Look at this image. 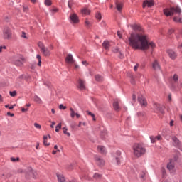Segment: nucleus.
Here are the masks:
<instances>
[{
    "mask_svg": "<svg viewBox=\"0 0 182 182\" xmlns=\"http://www.w3.org/2000/svg\"><path fill=\"white\" fill-rule=\"evenodd\" d=\"M82 64L85 65V66H87V61H82Z\"/></svg>",
    "mask_w": 182,
    "mask_h": 182,
    "instance_id": "56",
    "label": "nucleus"
},
{
    "mask_svg": "<svg viewBox=\"0 0 182 182\" xmlns=\"http://www.w3.org/2000/svg\"><path fill=\"white\" fill-rule=\"evenodd\" d=\"M154 5V2L153 0L150 1H144L143 3V8H146V6H148L149 8H151Z\"/></svg>",
    "mask_w": 182,
    "mask_h": 182,
    "instance_id": "15",
    "label": "nucleus"
},
{
    "mask_svg": "<svg viewBox=\"0 0 182 182\" xmlns=\"http://www.w3.org/2000/svg\"><path fill=\"white\" fill-rule=\"evenodd\" d=\"M70 112L72 119H74L75 116H76L77 119H79V117H80V114H79V113L75 112V110H73V108H70Z\"/></svg>",
    "mask_w": 182,
    "mask_h": 182,
    "instance_id": "19",
    "label": "nucleus"
},
{
    "mask_svg": "<svg viewBox=\"0 0 182 182\" xmlns=\"http://www.w3.org/2000/svg\"><path fill=\"white\" fill-rule=\"evenodd\" d=\"M95 80H97V82H102V80H103V77L99 75H95Z\"/></svg>",
    "mask_w": 182,
    "mask_h": 182,
    "instance_id": "31",
    "label": "nucleus"
},
{
    "mask_svg": "<svg viewBox=\"0 0 182 182\" xmlns=\"http://www.w3.org/2000/svg\"><path fill=\"white\" fill-rule=\"evenodd\" d=\"M34 127H36V129H38L39 130H41V124H39L38 123H35Z\"/></svg>",
    "mask_w": 182,
    "mask_h": 182,
    "instance_id": "45",
    "label": "nucleus"
},
{
    "mask_svg": "<svg viewBox=\"0 0 182 182\" xmlns=\"http://www.w3.org/2000/svg\"><path fill=\"white\" fill-rule=\"evenodd\" d=\"M129 45L132 49H141V50H147L149 48L154 49L156 44L153 42L149 43L147 36L140 33H132L129 38Z\"/></svg>",
    "mask_w": 182,
    "mask_h": 182,
    "instance_id": "1",
    "label": "nucleus"
},
{
    "mask_svg": "<svg viewBox=\"0 0 182 182\" xmlns=\"http://www.w3.org/2000/svg\"><path fill=\"white\" fill-rule=\"evenodd\" d=\"M63 132L64 134H66L68 137L70 136V133L68 132V128H63Z\"/></svg>",
    "mask_w": 182,
    "mask_h": 182,
    "instance_id": "33",
    "label": "nucleus"
},
{
    "mask_svg": "<svg viewBox=\"0 0 182 182\" xmlns=\"http://www.w3.org/2000/svg\"><path fill=\"white\" fill-rule=\"evenodd\" d=\"M113 52H114V53H117L119 52V49L115 48V49L113 50Z\"/></svg>",
    "mask_w": 182,
    "mask_h": 182,
    "instance_id": "60",
    "label": "nucleus"
},
{
    "mask_svg": "<svg viewBox=\"0 0 182 182\" xmlns=\"http://www.w3.org/2000/svg\"><path fill=\"white\" fill-rule=\"evenodd\" d=\"M21 38H23L24 39H28V36H26V33L23 31L21 33Z\"/></svg>",
    "mask_w": 182,
    "mask_h": 182,
    "instance_id": "44",
    "label": "nucleus"
},
{
    "mask_svg": "<svg viewBox=\"0 0 182 182\" xmlns=\"http://www.w3.org/2000/svg\"><path fill=\"white\" fill-rule=\"evenodd\" d=\"M57 178L58 180V182H65L66 179L65 178V176L62 173H57Z\"/></svg>",
    "mask_w": 182,
    "mask_h": 182,
    "instance_id": "21",
    "label": "nucleus"
},
{
    "mask_svg": "<svg viewBox=\"0 0 182 182\" xmlns=\"http://www.w3.org/2000/svg\"><path fill=\"white\" fill-rule=\"evenodd\" d=\"M15 65H16V66H22L23 63L21 60H18V61H16Z\"/></svg>",
    "mask_w": 182,
    "mask_h": 182,
    "instance_id": "41",
    "label": "nucleus"
},
{
    "mask_svg": "<svg viewBox=\"0 0 182 182\" xmlns=\"http://www.w3.org/2000/svg\"><path fill=\"white\" fill-rule=\"evenodd\" d=\"M94 178H100V177H102V175L99 174V173H95L93 176Z\"/></svg>",
    "mask_w": 182,
    "mask_h": 182,
    "instance_id": "47",
    "label": "nucleus"
},
{
    "mask_svg": "<svg viewBox=\"0 0 182 182\" xmlns=\"http://www.w3.org/2000/svg\"><path fill=\"white\" fill-rule=\"evenodd\" d=\"M36 150H39V142H37V145L36 146Z\"/></svg>",
    "mask_w": 182,
    "mask_h": 182,
    "instance_id": "61",
    "label": "nucleus"
},
{
    "mask_svg": "<svg viewBox=\"0 0 182 182\" xmlns=\"http://www.w3.org/2000/svg\"><path fill=\"white\" fill-rule=\"evenodd\" d=\"M154 107L157 110V112H161L163 113V111L161 110V106L159 104H154Z\"/></svg>",
    "mask_w": 182,
    "mask_h": 182,
    "instance_id": "27",
    "label": "nucleus"
},
{
    "mask_svg": "<svg viewBox=\"0 0 182 182\" xmlns=\"http://www.w3.org/2000/svg\"><path fill=\"white\" fill-rule=\"evenodd\" d=\"M14 106H16V105H12V106H11V107H9V105H5V107H6V109H8V107H9V109L10 110H12V109H14Z\"/></svg>",
    "mask_w": 182,
    "mask_h": 182,
    "instance_id": "48",
    "label": "nucleus"
},
{
    "mask_svg": "<svg viewBox=\"0 0 182 182\" xmlns=\"http://www.w3.org/2000/svg\"><path fill=\"white\" fill-rule=\"evenodd\" d=\"M50 5H52V1L46 0V6H50Z\"/></svg>",
    "mask_w": 182,
    "mask_h": 182,
    "instance_id": "49",
    "label": "nucleus"
},
{
    "mask_svg": "<svg viewBox=\"0 0 182 182\" xmlns=\"http://www.w3.org/2000/svg\"><path fill=\"white\" fill-rule=\"evenodd\" d=\"M55 124H56V123H55V122H53L52 123L50 127H51L52 129H53V127L55 126Z\"/></svg>",
    "mask_w": 182,
    "mask_h": 182,
    "instance_id": "64",
    "label": "nucleus"
},
{
    "mask_svg": "<svg viewBox=\"0 0 182 182\" xmlns=\"http://www.w3.org/2000/svg\"><path fill=\"white\" fill-rule=\"evenodd\" d=\"M138 102L140 103L141 106H144V107H146V106H147V101L146 100V98H144V97L143 96L138 97Z\"/></svg>",
    "mask_w": 182,
    "mask_h": 182,
    "instance_id": "10",
    "label": "nucleus"
},
{
    "mask_svg": "<svg viewBox=\"0 0 182 182\" xmlns=\"http://www.w3.org/2000/svg\"><path fill=\"white\" fill-rule=\"evenodd\" d=\"M7 116H11V117H14V114H11V112H7Z\"/></svg>",
    "mask_w": 182,
    "mask_h": 182,
    "instance_id": "58",
    "label": "nucleus"
},
{
    "mask_svg": "<svg viewBox=\"0 0 182 182\" xmlns=\"http://www.w3.org/2000/svg\"><path fill=\"white\" fill-rule=\"evenodd\" d=\"M113 107L117 112H119V110H120V107H119V100H114Z\"/></svg>",
    "mask_w": 182,
    "mask_h": 182,
    "instance_id": "20",
    "label": "nucleus"
},
{
    "mask_svg": "<svg viewBox=\"0 0 182 182\" xmlns=\"http://www.w3.org/2000/svg\"><path fill=\"white\" fill-rule=\"evenodd\" d=\"M152 68L154 70H160V64H159V61H157V60H154Z\"/></svg>",
    "mask_w": 182,
    "mask_h": 182,
    "instance_id": "18",
    "label": "nucleus"
},
{
    "mask_svg": "<svg viewBox=\"0 0 182 182\" xmlns=\"http://www.w3.org/2000/svg\"><path fill=\"white\" fill-rule=\"evenodd\" d=\"M173 21H174L175 22H181V23H182V18H178V17H174V18H173Z\"/></svg>",
    "mask_w": 182,
    "mask_h": 182,
    "instance_id": "37",
    "label": "nucleus"
},
{
    "mask_svg": "<svg viewBox=\"0 0 182 182\" xmlns=\"http://www.w3.org/2000/svg\"><path fill=\"white\" fill-rule=\"evenodd\" d=\"M43 144L44 146H46V135L43 136Z\"/></svg>",
    "mask_w": 182,
    "mask_h": 182,
    "instance_id": "51",
    "label": "nucleus"
},
{
    "mask_svg": "<svg viewBox=\"0 0 182 182\" xmlns=\"http://www.w3.org/2000/svg\"><path fill=\"white\" fill-rule=\"evenodd\" d=\"M138 68H139V67H138L137 65H135V66L134 67V70L135 72H136Z\"/></svg>",
    "mask_w": 182,
    "mask_h": 182,
    "instance_id": "63",
    "label": "nucleus"
},
{
    "mask_svg": "<svg viewBox=\"0 0 182 182\" xmlns=\"http://www.w3.org/2000/svg\"><path fill=\"white\" fill-rule=\"evenodd\" d=\"M87 114H89V116H91L92 117V120L96 121V118L95 117V114L89 112V111H87Z\"/></svg>",
    "mask_w": 182,
    "mask_h": 182,
    "instance_id": "35",
    "label": "nucleus"
},
{
    "mask_svg": "<svg viewBox=\"0 0 182 182\" xmlns=\"http://www.w3.org/2000/svg\"><path fill=\"white\" fill-rule=\"evenodd\" d=\"M38 47L40 48L41 52H42L44 55H46V50H45V46H43V43H41V42L38 43Z\"/></svg>",
    "mask_w": 182,
    "mask_h": 182,
    "instance_id": "25",
    "label": "nucleus"
},
{
    "mask_svg": "<svg viewBox=\"0 0 182 182\" xmlns=\"http://www.w3.org/2000/svg\"><path fill=\"white\" fill-rule=\"evenodd\" d=\"M10 96H11L12 97H15V96H16V91H10Z\"/></svg>",
    "mask_w": 182,
    "mask_h": 182,
    "instance_id": "38",
    "label": "nucleus"
},
{
    "mask_svg": "<svg viewBox=\"0 0 182 182\" xmlns=\"http://www.w3.org/2000/svg\"><path fill=\"white\" fill-rule=\"evenodd\" d=\"M85 82L82 79L78 80V86L77 87L80 89V90H85L86 89Z\"/></svg>",
    "mask_w": 182,
    "mask_h": 182,
    "instance_id": "13",
    "label": "nucleus"
},
{
    "mask_svg": "<svg viewBox=\"0 0 182 182\" xmlns=\"http://www.w3.org/2000/svg\"><path fill=\"white\" fill-rule=\"evenodd\" d=\"M116 8L119 12H122V9H123V3L116 2L115 3Z\"/></svg>",
    "mask_w": 182,
    "mask_h": 182,
    "instance_id": "22",
    "label": "nucleus"
},
{
    "mask_svg": "<svg viewBox=\"0 0 182 182\" xmlns=\"http://www.w3.org/2000/svg\"><path fill=\"white\" fill-rule=\"evenodd\" d=\"M19 173H25L26 176H31V174H33V169H32L31 167L27 168L26 171H23L22 169L18 170Z\"/></svg>",
    "mask_w": 182,
    "mask_h": 182,
    "instance_id": "11",
    "label": "nucleus"
},
{
    "mask_svg": "<svg viewBox=\"0 0 182 182\" xmlns=\"http://www.w3.org/2000/svg\"><path fill=\"white\" fill-rule=\"evenodd\" d=\"M60 129H62V123H59L56 127H55V132H57V133L59 132V130H60Z\"/></svg>",
    "mask_w": 182,
    "mask_h": 182,
    "instance_id": "32",
    "label": "nucleus"
},
{
    "mask_svg": "<svg viewBox=\"0 0 182 182\" xmlns=\"http://www.w3.org/2000/svg\"><path fill=\"white\" fill-rule=\"evenodd\" d=\"M97 150L98 153H100L101 154H106L107 151H106V147L105 146H97Z\"/></svg>",
    "mask_w": 182,
    "mask_h": 182,
    "instance_id": "14",
    "label": "nucleus"
},
{
    "mask_svg": "<svg viewBox=\"0 0 182 182\" xmlns=\"http://www.w3.org/2000/svg\"><path fill=\"white\" fill-rule=\"evenodd\" d=\"M173 32H174V29L171 28L168 31V35H171V33H173Z\"/></svg>",
    "mask_w": 182,
    "mask_h": 182,
    "instance_id": "53",
    "label": "nucleus"
},
{
    "mask_svg": "<svg viewBox=\"0 0 182 182\" xmlns=\"http://www.w3.org/2000/svg\"><path fill=\"white\" fill-rule=\"evenodd\" d=\"M95 161H96L97 164L100 166H105V160L100 158V156L95 155Z\"/></svg>",
    "mask_w": 182,
    "mask_h": 182,
    "instance_id": "9",
    "label": "nucleus"
},
{
    "mask_svg": "<svg viewBox=\"0 0 182 182\" xmlns=\"http://www.w3.org/2000/svg\"><path fill=\"white\" fill-rule=\"evenodd\" d=\"M176 164L174 163V160L171 159L170 162L167 164V168L171 171V173H174Z\"/></svg>",
    "mask_w": 182,
    "mask_h": 182,
    "instance_id": "8",
    "label": "nucleus"
},
{
    "mask_svg": "<svg viewBox=\"0 0 182 182\" xmlns=\"http://www.w3.org/2000/svg\"><path fill=\"white\" fill-rule=\"evenodd\" d=\"M174 125V121L171 120L170 122V126H173Z\"/></svg>",
    "mask_w": 182,
    "mask_h": 182,
    "instance_id": "62",
    "label": "nucleus"
},
{
    "mask_svg": "<svg viewBox=\"0 0 182 182\" xmlns=\"http://www.w3.org/2000/svg\"><path fill=\"white\" fill-rule=\"evenodd\" d=\"M117 36H119V38H122V33H120V31H117Z\"/></svg>",
    "mask_w": 182,
    "mask_h": 182,
    "instance_id": "59",
    "label": "nucleus"
},
{
    "mask_svg": "<svg viewBox=\"0 0 182 182\" xmlns=\"http://www.w3.org/2000/svg\"><path fill=\"white\" fill-rule=\"evenodd\" d=\"M107 136V134H106V133H102V134H101L102 139H106V136Z\"/></svg>",
    "mask_w": 182,
    "mask_h": 182,
    "instance_id": "54",
    "label": "nucleus"
},
{
    "mask_svg": "<svg viewBox=\"0 0 182 182\" xmlns=\"http://www.w3.org/2000/svg\"><path fill=\"white\" fill-rule=\"evenodd\" d=\"M67 63L73 64L75 63V60H73V56L72 54H68L65 58Z\"/></svg>",
    "mask_w": 182,
    "mask_h": 182,
    "instance_id": "16",
    "label": "nucleus"
},
{
    "mask_svg": "<svg viewBox=\"0 0 182 182\" xmlns=\"http://www.w3.org/2000/svg\"><path fill=\"white\" fill-rule=\"evenodd\" d=\"M36 58H37L38 60V66H41V65H42V61H41L42 57H41V55H40L39 54H38V55H36Z\"/></svg>",
    "mask_w": 182,
    "mask_h": 182,
    "instance_id": "30",
    "label": "nucleus"
},
{
    "mask_svg": "<svg viewBox=\"0 0 182 182\" xmlns=\"http://www.w3.org/2000/svg\"><path fill=\"white\" fill-rule=\"evenodd\" d=\"M34 102H36V103H38V105L42 104V100H41V98H39V97L37 95L34 96Z\"/></svg>",
    "mask_w": 182,
    "mask_h": 182,
    "instance_id": "29",
    "label": "nucleus"
},
{
    "mask_svg": "<svg viewBox=\"0 0 182 182\" xmlns=\"http://www.w3.org/2000/svg\"><path fill=\"white\" fill-rule=\"evenodd\" d=\"M134 156L136 157H141L146 153V148L140 144H135L133 146Z\"/></svg>",
    "mask_w": 182,
    "mask_h": 182,
    "instance_id": "2",
    "label": "nucleus"
},
{
    "mask_svg": "<svg viewBox=\"0 0 182 182\" xmlns=\"http://www.w3.org/2000/svg\"><path fill=\"white\" fill-rule=\"evenodd\" d=\"M116 156H114V159H113V162L116 163V164L119 165L120 164L121 161H122V152H120V151H117L116 153Z\"/></svg>",
    "mask_w": 182,
    "mask_h": 182,
    "instance_id": "6",
    "label": "nucleus"
},
{
    "mask_svg": "<svg viewBox=\"0 0 182 182\" xmlns=\"http://www.w3.org/2000/svg\"><path fill=\"white\" fill-rule=\"evenodd\" d=\"M10 160L11 161H13V163H15L16 161H19V157H17V158L11 157Z\"/></svg>",
    "mask_w": 182,
    "mask_h": 182,
    "instance_id": "36",
    "label": "nucleus"
},
{
    "mask_svg": "<svg viewBox=\"0 0 182 182\" xmlns=\"http://www.w3.org/2000/svg\"><path fill=\"white\" fill-rule=\"evenodd\" d=\"M81 14H82V15H90V10L87 8H84L81 10Z\"/></svg>",
    "mask_w": 182,
    "mask_h": 182,
    "instance_id": "24",
    "label": "nucleus"
},
{
    "mask_svg": "<svg viewBox=\"0 0 182 182\" xmlns=\"http://www.w3.org/2000/svg\"><path fill=\"white\" fill-rule=\"evenodd\" d=\"M140 177L141 178L144 179V178L146 177V171L141 172Z\"/></svg>",
    "mask_w": 182,
    "mask_h": 182,
    "instance_id": "40",
    "label": "nucleus"
},
{
    "mask_svg": "<svg viewBox=\"0 0 182 182\" xmlns=\"http://www.w3.org/2000/svg\"><path fill=\"white\" fill-rule=\"evenodd\" d=\"M21 112H28V109H25L24 107H22Z\"/></svg>",
    "mask_w": 182,
    "mask_h": 182,
    "instance_id": "57",
    "label": "nucleus"
},
{
    "mask_svg": "<svg viewBox=\"0 0 182 182\" xmlns=\"http://www.w3.org/2000/svg\"><path fill=\"white\" fill-rule=\"evenodd\" d=\"M85 25L86 26H90V22L89 21L88 19L85 20Z\"/></svg>",
    "mask_w": 182,
    "mask_h": 182,
    "instance_id": "50",
    "label": "nucleus"
},
{
    "mask_svg": "<svg viewBox=\"0 0 182 182\" xmlns=\"http://www.w3.org/2000/svg\"><path fill=\"white\" fill-rule=\"evenodd\" d=\"M155 138L156 139V140H161L163 139L161 135H158L155 136Z\"/></svg>",
    "mask_w": 182,
    "mask_h": 182,
    "instance_id": "52",
    "label": "nucleus"
},
{
    "mask_svg": "<svg viewBox=\"0 0 182 182\" xmlns=\"http://www.w3.org/2000/svg\"><path fill=\"white\" fill-rule=\"evenodd\" d=\"M70 22L72 25H76L79 22V16L75 13H73L70 15Z\"/></svg>",
    "mask_w": 182,
    "mask_h": 182,
    "instance_id": "5",
    "label": "nucleus"
},
{
    "mask_svg": "<svg viewBox=\"0 0 182 182\" xmlns=\"http://www.w3.org/2000/svg\"><path fill=\"white\" fill-rule=\"evenodd\" d=\"M173 80H174V82H178V75L175 74L173 75Z\"/></svg>",
    "mask_w": 182,
    "mask_h": 182,
    "instance_id": "43",
    "label": "nucleus"
},
{
    "mask_svg": "<svg viewBox=\"0 0 182 182\" xmlns=\"http://www.w3.org/2000/svg\"><path fill=\"white\" fill-rule=\"evenodd\" d=\"M59 109H60V110H66V106H63V105H60V106H59Z\"/></svg>",
    "mask_w": 182,
    "mask_h": 182,
    "instance_id": "46",
    "label": "nucleus"
},
{
    "mask_svg": "<svg viewBox=\"0 0 182 182\" xmlns=\"http://www.w3.org/2000/svg\"><path fill=\"white\" fill-rule=\"evenodd\" d=\"M131 26H132V29L134 31H136V32H141V33L143 32V28L139 24H134Z\"/></svg>",
    "mask_w": 182,
    "mask_h": 182,
    "instance_id": "17",
    "label": "nucleus"
},
{
    "mask_svg": "<svg viewBox=\"0 0 182 182\" xmlns=\"http://www.w3.org/2000/svg\"><path fill=\"white\" fill-rule=\"evenodd\" d=\"M150 139H151V143H156V136H150Z\"/></svg>",
    "mask_w": 182,
    "mask_h": 182,
    "instance_id": "39",
    "label": "nucleus"
},
{
    "mask_svg": "<svg viewBox=\"0 0 182 182\" xmlns=\"http://www.w3.org/2000/svg\"><path fill=\"white\" fill-rule=\"evenodd\" d=\"M172 140L173 141V145L176 146V147H178L180 146V141L178 140V139H177V137L176 136H173L172 138Z\"/></svg>",
    "mask_w": 182,
    "mask_h": 182,
    "instance_id": "23",
    "label": "nucleus"
},
{
    "mask_svg": "<svg viewBox=\"0 0 182 182\" xmlns=\"http://www.w3.org/2000/svg\"><path fill=\"white\" fill-rule=\"evenodd\" d=\"M72 5H73V0L68 1V8L72 9Z\"/></svg>",
    "mask_w": 182,
    "mask_h": 182,
    "instance_id": "42",
    "label": "nucleus"
},
{
    "mask_svg": "<svg viewBox=\"0 0 182 182\" xmlns=\"http://www.w3.org/2000/svg\"><path fill=\"white\" fill-rule=\"evenodd\" d=\"M102 46L105 48V49L107 50L109 48H110V43H109L107 41H105L102 43Z\"/></svg>",
    "mask_w": 182,
    "mask_h": 182,
    "instance_id": "26",
    "label": "nucleus"
},
{
    "mask_svg": "<svg viewBox=\"0 0 182 182\" xmlns=\"http://www.w3.org/2000/svg\"><path fill=\"white\" fill-rule=\"evenodd\" d=\"M3 49H6V46H1L0 47V53H1V52H2Z\"/></svg>",
    "mask_w": 182,
    "mask_h": 182,
    "instance_id": "55",
    "label": "nucleus"
},
{
    "mask_svg": "<svg viewBox=\"0 0 182 182\" xmlns=\"http://www.w3.org/2000/svg\"><path fill=\"white\" fill-rule=\"evenodd\" d=\"M95 16L96 18L98 19V21L102 20V14H100V12L97 13Z\"/></svg>",
    "mask_w": 182,
    "mask_h": 182,
    "instance_id": "34",
    "label": "nucleus"
},
{
    "mask_svg": "<svg viewBox=\"0 0 182 182\" xmlns=\"http://www.w3.org/2000/svg\"><path fill=\"white\" fill-rule=\"evenodd\" d=\"M59 9H58L56 7H53L50 9V12L51 13V15H55L56 12H58Z\"/></svg>",
    "mask_w": 182,
    "mask_h": 182,
    "instance_id": "28",
    "label": "nucleus"
},
{
    "mask_svg": "<svg viewBox=\"0 0 182 182\" xmlns=\"http://www.w3.org/2000/svg\"><path fill=\"white\" fill-rule=\"evenodd\" d=\"M3 38L4 39H11L12 38V31L9 27H4L3 29Z\"/></svg>",
    "mask_w": 182,
    "mask_h": 182,
    "instance_id": "4",
    "label": "nucleus"
},
{
    "mask_svg": "<svg viewBox=\"0 0 182 182\" xmlns=\"http://www.w3.org/2000/svg\"><path fill=\"white\" fill-rule=\"evenodd\" d=\"M136 114L139 120H147V115L146 114V112H139Z\"/></svg>",
    "mask_w": 182,
    "mask_h": 182,
    "instance_id": "12",
    "label": "nucleus"
},
{
    "mask_svg": "<svg viewBox=\"0 0 182 182\" xmlns=\"http://www.w3.org/2000/svg\"><path fill=\"white\" fill-rule=\"evenodd\" d=\"M168 56L172 59V60H175V59H177V53L176 51L170 49L166 51Z\"/></svg>",
    "mask_w": 182,
    "mask_h": 182,
    "instance_id": "7",
    "label": "nucleus"
},
{
    "mask_svg": "<svg viewBox=\"0 0 182 182\" xmlns=\"http://www.w3.org/2000/svg\"><path fill=\"white\" fill-rule=\"evenodd\" d=\"M164 14L166 16H172V15H180L181 9L178 6L172 7L171 9H164Z\"/></svg>",
    "mask_w": 182,
    "mask_h": 182,
    "instance_id": "3",
    "label": "nucleus"
}]
</instances>
